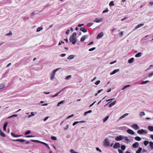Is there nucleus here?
<instances>
[{"instance_id": "nucleus-60", "label": "nucleus", "mask_w": 153, "mask_h": 153, "mask_svg": "<svg viewBox=\"0 0 153 153\" xmlns=\"http://www.w3.org/2000/svg\"><path fill=\"white\" fill-rule=\"evenodd\" d=\"M116 62V61H114L110 63V64H112L115 63Z\"/></svg>"}, {"instance_id": "nucleus-50", "label": "nucleus", "mask_w": 153, "mask_h": 153, "mask_svg": "<svg viewBox=\"0 0 153 153\" xmlns=\"http://www.w3.org/2000/svg\"><path fill=\"white\" fill-rule=\"evenodd\" d=\"M71 75H68L67 76L66 78L65 79H69V78H71Z\"/></svg>"}, {"instance_id": "nucleus-57", "label": "nucleus", "mask_w": 153, "mask_h": 153, "mask_svg": "<svg viewBox=\"0 0 153 153\" xmlns=\"http://www.w3.org/2000/svg\"><path fill=\"white\" fill-rule=\"evenodd\" d=\"M100 82V80H97L96 81V85H98Z\"/></svg>"}, {"instance_id": "nucleus-53", "label": "nucleus", "mask_w": 153, "mask_h": 153, "mask_svg": "<svg viewBox=\"0 0 153 153\" xmlns=\"http://www.w3.org/2000/svg\"><path fill=\"white\" fill-rule=\"evenodd\" d=\"M96 150L97 151H99L100 152H101V150L99 148L96 147Z\"/></svg>"}, {"instance_id": "nucleus-22", "label": "nucleus", "mask_w": 153, "mask_h": 153, "mask_svg": "<svg viewBox=\"0 0 153 153\" xmlns=\"http://www.w3.org/2000/svg\"><path fill=\"white\" fill-rule=\"evenodd\" d=\"M134 60L133 58H131L128 60V62L130 63H132Z\"/></svg>"}, {"instance_id": "nucleus-35", "label": "nucleus", "mask_w": 153, "mask_h": 153, "mask_svg": "<svg viewBox=\"0 0 153 153\" xmlns=\"http://www.w3.org/2000/svg\"><path fill=\"white\" fill-rule=\"evenodd\" d=\"M92 112V110H89L87 111H86L85 112V113H84V114L85 115H87V114L88 113H90L91 112Z\"/></svg>"}, {"instance_id": "nucleus-9", "label": "nucleus", "mask_w": 153, "mask_h": 153, "mask_svg": "<svg viewBox=\"0 0 153 153\" xmlns=\"http://www.w3.org/2000/svg\"><path fill=\"white\" fill-rule=\"evenodd\" d=\"M131 127L133 128H134L136 130H137L139 128V127H138V126L136 124H133L132 125Z\"/></svg>"}, {"instance_id": "nucleus-49", "label": "nucleus", "mask_w": 153, "mask_h": 153, "mask_svg": "<svg viewBox=\"0 0 153 153\" xmlns=\"http://www.w3.org/2000/svg\"><path fill=\"white\" fill-rule=\"evenodd\" d=\"M4 87V85H0V89H2Z\"/></svg>"}, {"instance_id": "nucleus-18", "label": "nucleus", "mask_w": 153, "mask_h": 153, "mask_svg": "<svg viewBox=\"0 0 153 153\" xmlns=\"http://www.w3.org/2000/svg\"><path fill=\"white\" fill-rule=\"evenodd\" d=\"M14 141H19L21 142H23L25 141V140L24 139H16V140H13Z\"/></svg>"}, {"instance_id": "nucleus-52", "label": "nucleus", "mask_w": 153, "mask_h": 153, "mask_svg": "<svg viewBox=\"0 0 153 153\" xmlns=\"http://www.w3.org/2000/svg\"><path fill=\"white\" fill-rule=\"evenodd\" d=\"M70 31V30L69 29H68V30L66 32H65V33L67 34V35H68V34L69 33V32Z\"/></svg>"}, {"instance_id": "nucleus-59", "label": "nucleus", "mask_w": 153, "mask_h": 153, "mask_svg": "<svg viewBox=\"0 0 153 153\" xmlns=\"http://www.w3.org/2000/svg\"><path fill=\"white\" fill-rule=\"evenodd\" d=\"M93 43H94L93 42L91 41V42H90L89 43H88V45H91L93 44Z\"/></svg>"}, {"instance_id": "nucleus-24", "label": "nucleus", "mask_w": 153, "mask_h": 153, "mask_svg": "<svg viewBox=\"0 0 153 153\" xmlns=\"http://www.w3.org/2000/svg\"><path fill=\"white\" fill-rule=\"evenodd\" d=\"M142 150V148L140 147L136 152V153H140Z\"/></svg>"}, {"instance_id": "nucleus-56", "label": "nucleus", "mask_w": 153, "mask_h": 153, "mask_svg": "<svg viewBox=\"0 0 153 153\" xmlns=\"http://www.w3.org/2000/svg\"><path fill=\"white\" fill-rule=\"evenodd\" d=\"M49 117H45L44 119V121H46L49 118Z\"/></svg>"}, {"instance_id": "nucleus-38", "label": "nucleus", "mask_w": 153, "mask_h": 153, "mask_svg": "<svg viewBox=\"0 0 153 153\" xmlns=\"http://www.w3.org/2000/svg\"><path fill=\"white\" fill-rule=\"evenodd\" d=\"M30 133V130H28L25 133V135H27Z\"/></svg>"}, {"instance_id": "nucleus-40", "label": "nucleus", "mask_w": 153, "mask_h": 153, "mask_svg": "<svg viewBox=\"0 0 153 153\" xmlns=\"http://www.w3.org/2000/svg\"><path fill=\"white\" fill-rule=\"evenodd\" d=\"M40 143L45 145L46 147L48 146V145L46 143H45L44 142H40Z\"/></svg>"}, {"instance_id": "nucleus-12", "label": "nucleus", "mask_w": 153, "mask_h": 153, "mask_svg": "<svg viewBox=\"0 0 153 153\" xmlns=\"http://www.w3.org/2000/svg\"><path fill=\"white\" fill-rule=\"evenodd\" d=\"M88 37L87 35H85L83 36L80 39V41L81 42H83L85 38H87Z\"/></svg>"}, {"instance_id": "nucleus-8", "label": "nucleus", "mask_w": 153, "mask_h": 153, "mask_svg": "<svg viewBox=\"0 0 153 153\" xmlns=\"http://www.w3.org/2000/svg\"><path fill=\"white\" fill-rule=\"evenodd\" d=\"M123 137L121 136H120L117 137L115 138V140L116 141H119L120 140H121L123 139Z\"/></svg>"}, {"instance_id": "nucleus-37", "label": "nucleus", "mask_w": 153, "mask_h": 153, "mask_svg": "<svg viewBox=\"0 0 153 153\" xmlns=\"http://www.w3.org/2000/svg\"><path fill=\"white\" fill-rule=\"evenodd\" d=\"M149 81L148 80L143 81L142 83H141V84H145L149 82Z\"/></svg>"}, {"instance_id": "nucleus-13", "label": "nucleus", "mask_w": 153, "mask_h": 153, "mask_svg": "<svg viewBox=\"0 0 153 153\" xmlns=\"http://www.w3.org/2000/svg\"><path fill=\"white\" fill-rule=\"evenodd\" d=\"M119 69H115L111 73H110V75H112L114 74H115V73H116L118 71H119Z\"/></svg>"}, {"instance_id": "nucleus-5", "label": "nucleus", "mask_w": 153, "mask_h": 153, "mask_svg": "<svg viewBox=\"0 0 153 153\" xmlns=\"http://www.w3.org/2000/svg\"><path fill=\"white\" fill-rule=\"evenodd\" d=\"M120 147V144L118 143H116L113 146V147L115 149L119 148Z\"/></svg>"}, {"instance_id": "nucleus-41", "label": "nucleus", "mask_w": 153, "mask_h": 153, "mask_svg": "<svg viewBox=\"0 0 153 153\" xmlns=\"http://www.w3.org/2000/svg\"><path fill=\"white\" fill-rule=\"evenodd\" d=\"M130 85H127L126 86H125L124 88L122 89L123 90H124L125 88H127L130 87Z\"/></svg>"}, {"instance_id": "nucleus-30", "label": "nucleus", "mask_w": 153, "mask_h": 153, "mask_svg": "<svg viewBox=\"0 0 153 153\" xmlns=\"http://www.w3.org/2000/svg\"><path fill=\"white\" fill-rule=\"evenodd\" d=\"M109 118L108 116H107L103 120V122H105L106 121V120L108 119Z\"/></svg>"}, {"instance_id": "nucleus-64", "label": "nucleus", "mask_w": 153, "mask_h": 153, "mask_svg": "<svg viewBox=\"0 0 153 153\" xmlns=\"http://www.w3.org/2000/svg\"><path fill=\"white\" fill-rule=\"evenodd\" d=\"M84 25V24H79L78 25V27H81V26H83Z\"/></svg>"}, {"instance_id": "nucleus-54", "label": "nucleus", "mask_w": 153, "mask_h": 153, "mask_svg": "<svg viewBox=\"0 0 153 153\" xmlns=\"http://www.w3.org/2000/svg\"><path fill=\"white\" fill-rule=\"evenodd\" d=\"M64 42L62 41H61L59 43L58 45H61L62 43H64Z\"/></svg>"}, {"instance_id": "nucleus-31", "label": "nucleus", "mask_w": 153, "mask_h": 153, "mask_svg": "<svg viewBox=\"0 0 153 153\" xmlns=\"http://www.w3.org/2000/svg\"><path fill=\"white\" fill-rule=\"evenodd\" d=\"M42 29H43V28L42 27H39L37 28V29L36 30V32H39L40 31H41L42 30Z\"/></svg>"}, {"instance_id": "nucleus-36", "label": "nucleus", "mask_w": 153, "mask_h": 153, "mask_svg": "<svg viewBox=\"0 0 153 153\" xmlns=\"http://www.w3.org/2000/svg\"><path fill=\"white\" fill-rule=\"evenodd\" d=\"M64 89H63L61 91H60L59 92L56 93V94H55L54 95H53V96H52V97H56L61 92H62L63 90H64Z\"/></svg>"}, {"instance_id": "nucleus-6", "label": "nucleus", "mask_w": 153, "mask_h": 153, "mask_svg": "<svg viewBox=\"0 0 153 153\" xmlns=\"http://www.w3.org/2000/svg\"><path fill=\"white\" fill-rule=\"evenodd\" d=\"M103 35L104 34L103 33L101 32L96 37V38L98 39H100V38H101L103 36Z\"/></svg>"}, {"instance_id": "nucleus-34", "label": "nucleus", "mask_w": 153, "mask_h": 153, "mask_svg": "<svg viewBox=\"0 0 153 153\" xmlns=\"http://www.w3.org/2000/svg\"><path fill=\"white\" fill-rule=\"evenodd\" d=\"M102 19H98L96 18V22H100L102 21Z\"/></svg>"}, {"instance_id": "nucleus-62", "label": "nucleus", "mask_w": 153, "mask_h": 153, "mask_svg": "<svg viewBox=\"0 0 153 153\" xmlns=\"http://www.w3.org/2000/svg\"><path fill=\"white\" fill-rule=\"evenodd\" d=\"M153 75V73H149V76H152Z\"/></svg>"}, {"instance_id": "nucleus-45", "label": "nucleus", "mask_w": 153, "mask_h": 153, "mask_svg": "<svg viewBox=\"0 0 153 153\" xmlns=\"http://www.w3.org/2000/svg\"><path fill=\"white\" fill-rule=\"evenodd\" d=\"M145 114L144 112H143V111L141 112L140 114V116H142L143 115H145Z\"/></svg>"}, {"instance_id": "nucleus-27", "label": "nucleus", "mask_w": 153, "mask_h": 153, "mask_svg": "<svg viewBox=\"0 0 153 153\" xmlns=\"http://www.w3.org/2000/svg\"><path fill=\"white\" fill-rule=\"evenodd\" d=\"M65 100H63V101H61L59 102L57 104V105L58 106H60V105L62 104V103H63L64 102H65Z\"/></svg>"}, {"instance_id": "nucleus-10", "label": "nucleus", "mask_w": 153, "mask_h": 153, "mask_svg": "<svg viewBox=\"0 0 153 153\" xmlns=\"http://www.w3.org/2000/svg\"><path fill=\"white\" fill-rule=\"evenodd\" d=\"M139 146V143L137 142H136L134 143L132 145V147L134 148H137Z\"/></svg>"}, {"instance_id": "nucleus-32", "label": "nucleus", "mask_w": 153, "mask_h": 153, "mask_svg": "<svg viewBox=\"0 0 153 153\" xmlns=\"http://www.w3.org/2000/svg\"><path fill=\"white\" fill-rule=\"evenodd\" d=\"M121 148L122 150H124L126 149V146L125 145H122L121 146Z\"/></svg>"}, {"instance_id": "nucleus-42", "label": "nucleus", "mask_w": 153, "mask_h": 153, "mask_svg": "<svg viewBox=\"0 0 153 153\" xmlns=\"http://www.w3.org/2000/svg\"><path fill=\"white\" fill-rule=\"evenodd\" d=\"M51 139L52 140H56V137L53 136H52L51 137Z\"/></svg>"}, {"instance_id": "nucleus-63", "label": "nucleus", "mask_w": 153, "mask_h": 153, "mask_svg": "<svg viewBox=\"0 0 153 153\" xmlns=\"http://www.w3.org/2000/svg\"><path fill=\"white\" fill-rule=\"evenodd\" d=\"M96 102V101L94 102L92 104H91L90 106H89V107H91Z\"/></svg>"}, {"instance_id": "nucleus-14", "label": "nucleus", "mask_w": 153, "mask_h": 153, "mask_svg": "<svg viewBox=\"0 0 153 153\" xmlns=\"http://www.w3.org/2000/svg\"><path fill=\"white\" fill-rule=\"evenodd\" d=\"M80 30L81 31L83 32L84 33H85L87 31L83 27H81L80 29Z\"/></svg>"}, {"instance_id": "nucleus-4", "label": "nucleus", "mask_w": 153, "mask_h": 153, "mask_svg": "<svg viewBox=\"0 0 153 153\" xmlns=\"http://www.w3.org/2000/svg\"><path fill=\"white\" fill-rule=\"evenodd\" d=\"M137 133L140 134H142L143 133L146 134L147 132L143 129H141L140 130H138L137 131Z\"/></svg>"}, {"instance_id": "nucleus-3", "label": "nucleus", "mask_w": 153, "mask_h": 153, "mask_svg": "<svg viewBox=\"0 0 153 153\" xmlns=\"http://www.w3.org/2000/svg\"><path fill=\"white\" fill-rule=\"evenodd\" d=\"M104 145L105 146H110V143L108 139L107 138L105 139L104 142Z\"/></svg>"}, {"instance_id": "nucleus-58", "label": "nucleus", "mask_w": 153, "mask_h": 153, "mask_svg": "<svg viewBox=\"0 0 153 153\" xmlns=\"http://www.w3.org/2000/svg\"><path fill=\"white\" fill-rule=\"evenodd\" d=\"M69 128V126L68 125H67L66 126V127L65 128L64 130H66L67 129Z\"/></svg>"}, {"instance_id": "nucleus-23", "label": "nucleus", "mask_w": 153, "mask_h": 153, "mask_svg": "<svg viewBox=\"0 0 153 153\" xmlns=\"http://www.w3.org/2000/svg\"><path fill=\"white\" fill-rule=\"evenodd\" d=\"M74 57V55H70L68 58V59H73Z\"/></svg>"}, {"instance_id": "nucleus-25", "label": "nucleus", "mask_w": 153, "mask_h": 153, "mask_svg": "<svg viewBox=\"0 0 153 153\" xmlns=\"http://www.w3.org/2000/svg\"><path fill=\"white\" fill-rule=\"evenodd\" d=\"M149 130L150 131H153V127L152 126H149L148 127Z\"/></svg>"}, {"instance_id": "nucleus-61", "label": "nucleus", "mask_w": 153, "mask_h": 153, "mask_svg": "<svg viewBox=\"0 0 153 153\" xmlns=\"http://www.w3.org/2000/svg\"><path fill=\"white\" fill-rule=\"evenodd\" d=\"M66 55V54L65 53H62L61 54V56L62 57H64Z\"/></svg>"}, {"instance_id": "nucleus-43", "label": "nucleus", "mask_w": 153, "mask_h": 153, "mask_svg": "<svg viewBox=\"0 0 153 153\" xmlns=\"http://www.w3.org/2000/svg\"><path fill=\"white\" fill-rule=\"evenodd\" d=\"M70 152L71 153H77L76 152H75L73 149H71L70 150Z\"/></svg>"}, {"instance_id": "nucleus-48", "label": "nucleus", "mask_w": 153, "mask_h": 153, "mask_svg": "<svg viewBox=\"0 0 153 153\" xmlns=\"http://www.w3.org/2000/svg\"><path fill=\"white\" fill-rule=\"evenodd\" d=\"M150 146L152 149H153V145L152 144H151V142H149Z\"/></svg>"}, {"instance_id": "nucleus-28", "label": "nucleus", "mask_w": 153, "mask_h": 153, "mask_svg": "<svg viewBox=\"0 0 153 153\" xmlns=\"http://www.w3.org/2000/svg\"><path fill=\"white\" fill-rule=\"evenodd\" d=\"M109 5L110 7H111L114 5V2L112 1H111L109 4Z\"/></svg>"}, {"instance_id": "nucleus-2", "label": "nucleus", "mask_w": 153, "mask_h": 153, "mask_svg": "<svg viewBox=\"0 0 153 153\" xmlns=\"http://www.w3.org/2000/svg\"><path fill=\"white\" fill-rule=\"evenodd\" d=\"M59 69V68H57L53 71V73L51 74V80H53L54 79L56 72Z\"/></svg>"}, {"instance_id": "nucleus-19", "label": "nucleus", "mask_w": 153, "mask_h": 153, "mask_svg": "<svg viewBox=\"0 0 153 153\" xmlns=\"http://www.w3.org/2000/svg\"><path fill=\"white\" fill-rule=\"evenodd\" d=\"M0 135L2 137H4L6 136L5 134L2 131L1 129H0Z\"/></svg>"}, {"instance_id": "nucleus-29", "label": "nucleus", "mask_w": 153, "mask_h": 153, "mask_svg": "<svg viewBox=\"0 0 153 153\" xmlns=\"http://www.w3.org/2000/svg\"><path fill=\"white\" fill-rule=\"evenodd\" d=\"M149 141L145 140L144 142V144L145 146H146L149 143Z\"/></svg>"}, {"instance_id": "nucleus-15", "label": "nucleus", "mask_w": 153, "mask_h": 153, "mask_svg": "<svg viewBox=\"0 0 153 153\" xmlns=\"http://www.w3.org/2000/svg\"><path fill=\"white\" fill-rule=\"evenodd\" d=\"M11 135L12 136L14 137H19L22 136V135H16L13 133H11Z\"/></svg>"}, {"instance_id": "nucleus-33", "label": "nucleus", "mask_w": 153, "mask_h": 153, "mask_svg": "<svg viewBox=\"0 0 153 153\" xmlns=\"http://www.w3.org/2000/svg\"><path fill=\"white\" fill-rule=\"evenodd\" d=\"M31 141L33 142H37L39 143H40L41 142V141L38 140H31Z\"/></svg>"}, {"instance_id": "nucleus-20", "label": "nucleus", "mask_w": 153, "mask_h": 153, "mask_svg": "<svg viewBox=\"0 0 153 153\" xmlns=\"http://www.w3.org/2000/svg\"><path fill=\"white\" fill-rule=\"evenodd\" d=\"M141 55V53L140 52H139L135 55V56L136 57H140Z\"/></svg>"}, {"instance_id": "nucleus-1", "label": "nucleus", "mask_w": 153, "mask_h": 153, "mask_svg": "<svg viewBox=\"0 0 153 153\" xmlns=\"http://www.w3.org/2000/svg\"><path fill=\"white\" fill-rule=\"evenodd\" d=\"M76 34V32H74L70 38L69 40L70 41L72 42L73 44H74L76 42L75 39Z\"/></svg>"}, {"instance_id": "nucleus-55", "label": "nucleus", "mask_w": 153, "mask_h": 153, "mask_svg": "<svg viewBox=\"0 0 153 153\" xmlns=\"http://www.w3.org/2000/svg\"><path fill=\"white\" fill-rule=\"evenodd\" d=\"M118 151L119 153H123V151L120 149H118Z\"/></svg>"}, {"instance_id": "nucleus-26", "label": "nucleus", "mask_w": 153, "mask_h": 153, "mask_svg": "<svg viewBox=\"0 0 153 153\" xmlns=\"http://www.w3.org/2000/svg\"><path fill=\"white\" fill-rule=\"evenodd\" d=\"M135 139L137 141H140L141 140V138L137 136L135 137Z\"/></svg>"}, {"instance_id": "nucleus-39", "label": "nucleus", "mask_w": 153, "mask_h": 153, "mask_svg": "<svg viewBox=\"0 0 153 153\" xmlns=\"http://www.w3.org/2000/svg\"><path fill=\"white\" fill-rule=\"evenodd\" d=\"M123 139H124L126 141H129V139L126 136V137H123Z\"/></svg>"}, {"instance_id": "nucleus-44", "label": "nucleus", "mask_w": 153, "mask_h": 153, "mask_svg": "<svg viewBox=\"0 0 153 153\" xmlns=\"http://www.w3.org/2000/svg\"><path fill=\"white\" fill-rule=\"evenodd\" d=\"M95 48H96L95 47H94L91 48H90V49H89V51H94L95 49Z\"/></svg>"}, {"instance_id": "nucleus-16", "label": "nucleus", "mask_w": 153, "mask_h": 153, "mask_svg": "<svg viewBox=\"0 0 153 153\" xmlns=\"http://www.w3.org/2000/svg\"><path fill=\"white\" fill-rule=\"evenodd\" d=\"M144 25L143 24H140L138 25L135 27V29H137L138 28H139L140 27L143 26Z\"/></svg>"}, {"instance_id": "nucleus-11", "label": "nucleus", "mask_w": 153, "mask_h": 153, "mask_svg": "<svg viewBox=\"0 0 153 153\" xmlns=\"http://www.w3.org/2000/svg\"><path fill=\"white\" fill-rule=\"evenodd\" d=\"M8 124V123L7 122H6L4 124V126H3V130L5 131L6 130V127Z\"/></svg>"}, {"instance_id": "nucleus-21", "label": "nucleus", "mask_w": 153, "mask_h": 153, "mask_svg": "<svg viewBox=\"0 0 153 153\" xmlns=\"http://www.w3.org/2000/svg\"><path fill=\"white\" fill-rule=\"evenodd\" d=\"M116 103V101H114L113 102L111 103L109 105V107H111L112 106L114 105Z\"/></svg>"}, {"instance_id": "nucleus-51", "label": "nucleus", "mask_w": 153, "mask_h": 153, "mask_svg": "<svg viewBox=\"0 0 153 153\" xmlns=\"http://www.w3.org/2000/svg\"><path fill=\"white\" fill-rule=\"evenodd\" d=\"M79 122H78V121H76V122H74L73 124V126H74L75 125H76L77 123H79Z\"/></svg>"}, {"instance_id": "nucleus-47", "label": "nucleus", "mask_w": 153, "mask_h": 153, "mask_svg": "<svg viewBox=\"0 0 153 153\" xmlns=\"http://www.w3.org/2000/svg\"><path fill=\"white\" fill-rule=\"evenodd\" d=\"M108 11V9H106V10H104L102 12V13H107V12Z\"/></svg>"}, {"instance_id": "nucleus-46", "label": "nucleus", "mask_w": 153, "mask_h": 153, "mask_svg": "<svg viewBox=\"0 0 153 153\" xmlns=\"http://www.w3.org/2000/svg\"><path fill=\"white\" fill-rule=\"evenodd\" d=\"M34 115V113L33 112H31V114L28 116V117H30L32 116H33Z\"/></svg>"}, {"instance_id": "nucleus-7", "label": "nucleus", "mask_w": 153, "mask_h": 153, "mask_svg": "<svg viewBox=\"0 0 153 153\" xmlns=\"http://www.w3.org/2000/svg\"><path fill=\"white\" fill-rule=\"evenodd\" d=\"M127 132L129 134L134 135L135 133L132 130L130 129H128L127 130Z\"/></svg>"}, {"instance_id": "nucleus-17", "label": "nucleus", "mask_w": 153, "mask_h": 153, "mask_svg": "<svg viewBox=\"0 0 153 153\" xmlns=\"http://www.w3.org/2000/svg\"><path fill=\"white\" fill-rule=\"evenodd\" d=\"M128 113L125 114H124L123 115H122L120 117V118L119 119H121L122 118H123L124 117H125L126 116L128 115Z\"/></svg>"}]
</instances>
